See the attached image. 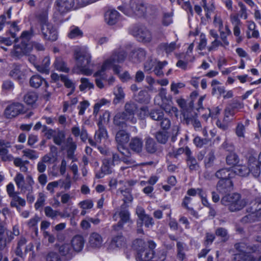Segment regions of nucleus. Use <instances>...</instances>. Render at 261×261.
<instances>
[{
  "instance_id": "obj_45",
  "label": "nucleus",
  "mask_w": 261,
  "mask_h": 261,
  "mask_svg": "<svg viewBox=\"0 0 261 261\" xmlns=\"http://www.w3.org/2000/svg\"><path fill=\"white\" fill-rule=\"evenodd\" d=\"M107 136V132L105 127L99 125V129L96 132L94 136L95 140L98 143L101 142V139Z\"/></svg>"
},
{
  "instance_id": "obj_40",
  "label": "nucleus",
  "mask_w": 261,
  "mask_h": 261,
  "mask_svg": "<svg viewBox=\"0 0 261 261\" xmlns=\"http://www.w3.org/2000/svg\"><path fill=\"white\" fill-rule=\"evenodd\" d=\"M155 138L158 143L165 144L168 141L169 136L167 132L159 130L155 133Z\"/></svg>"
},
{
  "instance_id": "obj_11",
  "label": "nucleus",
  "mask_w": 261,
  "mask_h": 261,
  "mask_svg": "<svg viewBox=\"0 0 261 261\" xmlns=\"http://www.w3.org/2000/svg\"><path fill=\"white\" fill-rule=\"evenodd\" d=\"M145 149L148 153L156 155L160 154L163 151L162 147L149 136L145 139Z\"/></svg>"
},
{
  "instance_id": "obj_38",
  "label": "nucleus",
  "mask_w": 261,
  "mask_h": 261,
  "mask_svg": "<svg viewBox=\"0 0 261 261\" xmlns=\"http://www.w3.org/2000/svg\"><path fill=\"white\" fill-rule=\"evenodd\" d=\"M56 69L60 71L68 72L69 69L67 67L66 63L61 58H57L54 63Z\"/></svg>"
},
{
  "instance_id": "obj_48",
  "label": "nucleus",
  "mask_w": 261,
  "mask_h": 261,
  "mask_svg": "<svg viewBox=\"0 0 261 261\" xmlns=\"http://www.w3.org/2000/svg\"><path fill=\"white\" fill-rule=\"evenodd\" d=\"M172 103L171 99L166 97L163 98L162 100L161 108L166 112H170L171 108L172 110H173V109H176L175 108L172 107Z\"/></svg>"
},
{
  "instance_id": "obj_23",
  "label": "nucleus",
  "mask_w": 261,
  "mask_h": 261,
  "mask_svg": "<svg viewBox=\"0 0 261 261\" xmlns=\"http://www.w3.org/2000/svg\"><path fill=\"white\" fill-rule=\"evenodd\" d=\"M129 147L132 151L137 153L141 152L143 148L142 139L138 137L132 138L129 143Z\"/></svg>"
},
{
  "instance_id": "obj_33",
  "label": "nucleus",
  "mask_w": 261,
  "mask_h": 261,
  "mask_svg": "<svg viewBox=\"0 0 261 261\" xmlns=\"http://www.w3.org/2000/svg\"><path fill=\"white\" fill-rule=\"evenodd\" d=\"M13 239L14 237L11 231H6L5 235L0 236V251L4 250L7 246V244L9 243Z\"/></svg>"
},
{
  "instance_id": "obj_51",
  "label": "nucleus",
  "mask_w": 261,
  "mask_h": 261,
  "mask_svg": "<svg viewBox=\"0 0 261 261\" xmlns=\"http://www.w3.org/2000/svg\"><path fill=\"white\" fill-rule=\"evenodd\" d=\"M185 244L181 242H177L176 246L177 248V256L179 259L182 260L185 258V254L184 252Z\"/></svg>"
},
{
  "instance_id": "obj_62",
  "label": "nucleus",
  "mask_w": 261,
  "mask_h": 261,
  "mask_svg": "<svg viewBox=\"0 0 261 261\" xmlns=\"http://www.w3.org/2000/svg\"><path fill=\"white\" fill-rule=\"evenodd\" d=\"M46 261H61L59 255L54 252H50L46 255Z\"/></svg>"
},
{
  "instance_id": "obj_1",
  "label": "nucleus",
  "mask_w": 261,
  "mask_h": 261,
  "mask_svg": "<svg viewBox=\"0 0 261 261\" xmlns=\"http://www.w3.org/2000/svg\"><path fill=\"white\" fill-rule=\"evenodd\" d=\"M74 58L76 65L82 73L90 75L92 73L90 69L91 56L85 49H76L74 51Z\"/></svg>"
},
{
  "instance_id": "obj_63",
  "label": "nucleus",
  "mask_w": 261,
  "mask_h": 261,
  "mask_svg": "<svg viewBox=\"0 0 261 261\" xmlns=\"http://www.w3.org/2000/svg\"><path fill=\"white\" fill-rule=\"evenodd\" d=\"M186 121L187 124L191 123L195 128H199L201 127L200 121L194 117H187Z\"/></svg>"
},
{
  "instance_id": "obj_8",
  "label": "nucleus",
  "mask_w": 261,
  "mask_h": 261,
  "mask_svg": "<svg viewBox=\"0 0 261 261\" xmlns=\"http://www.w3.org/2000/svg\"><path fill=\"white\" fill-rule=\"evenodd\" d=\"M74 4L73 0H56L54 5L55 13L63 15L73 9Z\"/></svg>"
},
{
  "instance_id": "obj_52",
  "label": "nucleus",
  "mask_w": 261,
  "mask_h": 261,
  "mask_svg": "<svg viewBox=\"0 0 261 261\" xmlns=\"http://www.w3.org/2000/svg\"><path fill=\"white\" fill-rule=\"evenodd\" d=\"M65 138L64 133L63 131H59L57 134L54 136V142L56 144L61 145L64 142Z\"/></svg>"
},
{
  "instance_id": "obj_44",
  "label": "nucleus",
  "mask_w": 261,
  "mask_h": 261,
  "mask_svg": "<svg viewBox=\"0 0 261 261\" xmlns=\"http://www.w3.org/2000/svg\"><path fill=\"white\" fill-rule=\"evenodd\" d=\"M149 116L152 120L160 121L164 117V112L160 109H153L149 112Z\"/></svg>"
},
{
  "instance_id": "obj_28",
  "label": "nucleus",
  "mask_w": 261,
  "mask_h": 261,
  "mask_svg": "<svg viewBox=\"0 0 261 261\" xmlns=\"http://www.w3.org/2000/svg\"><path fill=\"white\" fill-rule=\"evenodd\" d=\"M27 46L24 45V44H18L14 46V48L11 50V56L15 57L17 59L20 58L22 56L27 54Z\"/></svg>"
},
{
  "instance_id": "obj_35",
  "label": "nucleus",
  "mask_w": 261,
  "mask_h": 261,
  "mask_svg": "<svg viewBox=\"0 0 261 261\" xmlns=\"http://www.w3.org/2000/svg\"><path fill=\"white\" fill-rule=\"evenodd\" d=\"M216 159L215 152L214 150H210L204 158V166L205 168H209L212 167Z\"/></svg>"
},
{
  "instance_id": "obj_6",
  "label": "nucleus",
  "mask_w": 261,
  "mask_h": 261,
  "mask_svg": "<svg viewBox=\"0 0 261 261\" xmlns=\"http://www.w3.org/2000/svg\"><path fill=\"white\" fill-rule=\"evenodd\" d=\"M126 57V53L123 49L115 50L109 59L106 60L101 69L95 73V76L101 75L102 73L107 69H109L116 63H121L123 62Z\"/></svg>"
},
{
  "instance_id": "obj_37",
  "label": "nucleus",
  "mask_w": 261,
  "mask_h": 261,
  "mask_svg": "<svg viewBox=\"0 0 261 261\" xmlns=\"http://www.w3.org/2000/svg\"><path fill=\"white\" fill-rule=\"evenodd\" d=\"M168 62L166 61L161 62L160 61H156V64L154 66L153 72L154 74L159 77L163 76L164 75L163 71V68L167 65Z\"/></svg>"
},
{
  "instance_id": "obj_3",
  "label": "nucleus",
  "mask_w": 261,
  "mask_h": 261,
  "mask_svg": "<svg viewBox=\"0 0 261 261\" xmlns=\"http://www.w3.org/2000/svg\"><path fill=\"white\" fill-rule=\"evenodd\" d=\"M133 246L137 251L136 259L137 261H148L155 258L154 251L147 249L146 243L142 239H136L134 241Z\"/></svg>"
},
{
  "instance_id": "obj_36",
  "label": "nucleus",
  "mask_w": 261,
  "mask_h": 261,
  "mask_svg": "<svg viewBox=\"0 0 261 261\" xmlns=\"http://www.w3.org/2000/svg\"><path fill=\"white\" fill-rule=\"evenodd\" d=\"M232 170L234 172V176L238 175L241 176H245L249 174L248 166L247 167L246 165H237L232 169Z\"/></svg>"
},
{
  "instance_id": "obj_34",
  "label": "nucleus",
  "mask_w": 261,
  "mask_h": 261,
  "mask_svg": "<svg viewBox=\"0 0 261 261\" xmlns=\"http://www.w3.org/2000/svg\"><path fill=\"white\" fill-rule=\"evenodd\" d=\"M114 94L115 95V97L113 100V103L115 105H117L123 101L125 97V93L123 89L119 86H117L115 88L114 90Z\"/></svg>"
},
{
  "instance_id": "obj_32",
  "label": "nucleus",
  "mask_w": 261,
  "mask_h": 261,
  "mask_svg": "<svg viewBox=\"0 0 261 261\" xmlns=\"http://www.w3.org/2000/svg\"><path fill=\"white\" fill-rule=\"evenodd\" d=\"M125 244V238L121 234H119L113 238L111 242L110 247L112 249H114L115 248L123 247Z\"/></svg>"
},
{
  "instance_id": "obj_16",
  "label": "nucleus",
  "mask_w": 261,
  "mask_h": 261,
  "mask_svg": "<svg viewBox=\"0 0 261 261\" xmlns=\"http://www.w3.org/2000/svg\"><path fill=\"white\" fill-rule=\"evenodd\" d=\"M217 190L221 194H226L233 189V184L230 179L219 180L217 184Z\"/></svg>"
},
{
  "instance_id": "obj_46",
  "label": "nucleus",
  "mask_w": 261,
  "mask_h": 261,
  "mask_svg": "<svg viewBox=\"0 0 261 261\" xmlns=\"http://www.w3.org/2000/svg\"><path fill=\"white\" fill-rule=\"evenodd\" d=\"M38 96L34 92H29L26 94L23 98L24 102L28 105H33L35 103Z\"/></svg>"
},
{
  "instance_id": "obj_29",
  "label": "nucleus",
  "mask_w": 261,
  "mask_h": 261,
  "mask_svg": "<svg viewBox=\"0 0 261 261\" xmlns=\"http://www.w3.org/2000/svg\"><path fill=\"white\" fill-rule=\"evenodd\" d=\"M43 83L46 88L48 87V84L44 79H42L39 75H34L32 76L30 80V86L34 88H39Z\"/></svg>"
},
{
  "instance_id": "obj_17",
  "label": "nucleus",
  "mask_w": 261,
  "mask_h": 261,
  "mask_svg": "<svg viewBox=\"0 0 261 261\" xmlns=\"http://www.w3.org/2000/svg\"><path fill=\"white\" fill-rule=\"evenodd\" d=\"M186 162L190 171H196L199 168V164L196 159L192 155V152L189 147L186 148Z\"/></svg>"
},
{
  "instance_id": "obj_21",
  "label": "nucleus",
  "mask_w": 261,
  "mask_h": 261,
  "mask_svg": "<svg viewBox=\"0 0 261 261\" xmlns=\"http://www.w3.org/2000/svg\"><path fill=\"white\" fill-rule=\"evenodd\" d=\"M85 240L81 235L74 236L71 240V246L74 252L81 251L84 246Z\"/></svg>"
},
{
  "instance_id": "obj_7",
  "label": "nucleus",
  "mask_w": 261,
  "mask_h": 261,
  "mask_svg": "<svg viewBox=\"0 0 261 261\" xmlns=\"http://www.w3.org/2000/svg\"><path fill=\"white\" fill-rule=\"evenodd\" d=\"M20 29L17 25L16 22H13L11 26V29L10 30L9 33L12 38H14V41L17 42L19 40L21 41V43L28 46V42L32 36V33L33 32L32 29H31V32L23 31L19 38L16 37V32H19Z\"/></svg>"
},
{
  "instance_id": "obj_5",
  "label": "nucleus",
  "mask_w": 261,
  "mask_h": 261,
  "mask_svg": "<svg viewBox=\"0 0 261 261\" xmlns=\"http://www.w3.org/2000/svg\"><path fill=\"white\" fill-rule=\"evenodd\" d=\"M118 9L128 16L136 15L141 17L144 15L146 11V7L144 4L137 0H131L127 8L124 6H120Z\"/></svg>"
},
{
  "instance_id": "obj_9",
  "label": "nucleus",
  "mask_w": 261,
  "mask_h": 261,
  "mask_svg": "<svg viewBox=\"0 0 261 261\" xmlns=\"http://www.w3.org/2000/svg\"><path fill=\"white\" fill-rule=\"evenodd\" d=\"M133 35L139 41L144 42H150L152 40V34L150 31L144 25H139L133 28Z\"/></svg>"
},
{
  "instance_id": "obj_10",
  "label": "nucleus",
  "mask_w": 261,
  "mask_h": 261,
  "mask_svg": "<svg viewBox=\"0 0 261 261\" xmlns=\"http://www.w3.org/2000/svg\"><path fill=\"white\" fill-rule=\"evenodd\" d=\"M136 214L139 218V220L137 221L138 227H142L144 223L146 227L149 228L154 224L153 218L146 214L144 209L142 207H137Z\"/></svg>"
},
{
  "instance_id": "obj_53",
  "label": "nucleus",
  "mask_w": 261,
  "mask_h": 261,
  "mask_svg": "<svg viewBox=\"0 0 261 261\" xmlns=\"http://www.w3.org/2000/svg\"><path fill=\"white\" fill-rule=\"evenodd\" d=\"M81 85L80 86L81 91H84L86 88L91 89L94 88L93 83H90L87 78H82L81 79Z\"/></svg>"
},
{
  "instance_id": "obj_42",
  "label": "nucleus",
  "mask_w": 261,
  "mask_h": 261,
  "mask_svg": "<svg viewBox=\"0 0 261 261\" xmlns=\"http://www.w3.org/2000/svg\"><path fill=\"white\" fill-rule=\"evenodd\" d=\"M215 234L220 237L223 242L227 241L229 237L227 230L223 227H218L215 230Z\"/></svg>"
},
{
  "instance_id": "obj_58",
  "label": "nucleus",
  "mask_w": 261,
  "mask_h": 261,
  "mask_svg": "<svg viewBox=\"0 0 261 261\" xmlns=\"http://www.w3.org/2000/svg\"><path fill=\"white\" fill-rule=\"evenodd\" d=\"M44 212L47 217L55 219L58 216V211L54 210L50 206H47L44 208Z\"/></svg>"
},
{
  "instance_id": "obj_22",
  "label": "nucleus",
  "mask_w": 261,
  "mask_h": 261,
  "mask_svg": "<svg viewBox=\"0 0 261 261\" xmlns=\"http://www.w3.org/2000/svg\"><path fill=\"white\" fill-rule=\"evenodd\" d=\"M103 240L101 236L96 232L92 233L89 238V245L93 248H99L102 244Z\"/></svg>"
},
{
  "instance_id": "obj_13",
  "label": "nucleus",
  "mask_w": 261,
  "mask_h": 261,
  "mask_svg": "<svg viewBox=\"0 0 261 261\" xmlns=\"http://www.w3.org/2000/svg\"><path fill=\"white\" fill-rule=\"evenodd\" d=\"M23 111L24 108L22 104L14 102L7 107L5 111V115L7 118L11 119L23 113Z\"/></svg>"
},
{
  "instance_id": "obj_19",
  "label": "nucleus",
  "mask_w": 261,
  "mask_h": 261,
  "mask_svg": "<svg viewBox=\"0 0 261 261\" xmlns=\"http://www.w3.org/2000/svg\"><path fill=\"white\" fill-rule=\"evenodd\" d=\"M59 252L61 255L65 256L67 260L71 259L74 254V251L72 246L69 243L60 246Z\"/></svg>"
},
{
  "instance_id": "obj_25",
  "label": "nucleus",
  "mask_w": 261,
  "mask_h": 261,
  "mask_svg": "<svg viewBox=\"0 0 261 261\" xmlns=\"http://www.w3.org/2000/svg\"><path fill=\"white\" fill-rule=\"evenodd\" d=\"M126 121L130 122V119L123 112L117 113L113 119L114 124L122 127L125 126Z\"/></svg>"
},
{
  "instance_id": "obj_64",
  "label": "nucleus",
  "mask_w": 261,
  "mask_h": 261,
  "mask_svg": "<svg viewBox=\"0 0 261 261\" xmlns=\"http://www.w3.org/2000/svg\"><path fill=\"white\" fill-rule=\"evenodd\" d=\"M185 86V85L182 83H172L171 85V90L174 92V94H177L179 93L178 89L182 88Z\"/></svg>"
},
{
  "instance_id": "obj_2",
  "label": "nucleus",
  "mask_w": 261,
  "mask_h": 261,
  "mask_svg": "<svg viewBox=\"0 0 261 261\" xmlns=\"http://www.w3.org/2000/svg\"><path fill=\"white\" fill-rule=\"evenodd\" d=\"M221 202L232 212L240 211L247 205L246 200L242 199L241 195L236 193L224 196Z\"/></svg>"
},
{
  "instance_id": "obj_41",
  "label": "nucleus",
  "mask_w": 261,
  "mask_h": 261,
  "mask_svg": "<svg viewBox=\"0 0 261 261\" xmlns=\"http://www.w3.org/2000/svg\"><path fill=\"white\" fill-rule=\"evenodd\" d=\"M34 184V181L31 175H28L26 177L25 182L22 186V189L21 191L25 192V191L33 192V186Z\"/></svg>"
},
{
  "instance_id": "obj_30",
  "label": "nucleus",
  "mask_w": 261,
  "mask_h": 261,
  "mask_svg": "<svg viewBox=\"0 0 261 261\" xmlns=\"http://www.w3.org/2000/svg\"><path fill=\"white\" fill-rule=\"evenodd\" d=\"M9 75L19 82H22L24 77V75L20 69V66L17 64H14L13 68L10 72Z\"/></svg>"
},
{
  "instance_id": "obj_18",
  "label": "nucleus",
  "mask_w": 261,
  "mask_h": 261,
  "mask_svg": "<svg viewBox=\"0 0 261 261\" xmlns=\"http://www.w3.org/2000/svg\"><path fill=\"white\" fill-rule=\"evenodd\" d=\"M146 56V51L144 49L138 48L134 49L130 54V60L134 63H139L143 61Z\"/></svg>"
},
{
  "instance_id": "obj_20",
  "label": "nucleus",
  "mask_w": 261,
  "mask_h": 261,
  "mask_svg": "<svg viewBox=\"0 0 261 261\" xmlns=\"http://www.w3.org/2000/svg\"><path fill=\"white\" fill-rule=\"evenodd\" d=\"M215 176L220 180L230 179L234 177V172L231 168H224L217 171Z\"/></svg>"
},
{
  "instance_id": "obj_12",
  "label": "nucleus",
  "mask_w": 261,
  "mask_h": 261,
  "mask_svg": "<svg viewBox=\"0 0 261 261\" xmlns=\"http://www.w3.org/2000/svg\"><path fill=\"white\" fill-rule=\"evenodd\" d=\"M124 206V204L121 206L120 211L118 213V215L120 218V221L118 222L117 224L113 225V226L115 230H119L122 229L124 223H132V221L130 218V213L128 210L126 209Z\"/></svg>"
},
{
  "instance_id": "obj_26",
  "label": "nucleus",
  "mask_w": 261,
  "mask_h": 261,
  "mask_svg": "<svg viewBox=\"0 0 261 261\" xmlns=\"http://www.w3.org/2000/svg\"><path fill=\"white\" fill-rule=\"evenodd\" d=\"M115 140L117 145H125L129 140V134L124 130H120L116 134Z\"/></svg>"
},
{
  "instance_id": "obj_14",
  "label": "nucleus",
  "mask_w": 261,
  "mask_h": 261,
  "mask_svg": "<svg viewBox=\"0 0 261 261\" xmlns=\"http://www.w3.org/2000/svg\"><path fill=\"white\" fill-rule=\"evenodd\" d=\"M248 163L249 173H251L254 177H258L260 174L261 170L260 165L257 163L256 158L250 155L249 157Z\"/></svg>"
},
{
  "instance_id": "obj_15",
  "label": "nucleus",
  "mask_w": 261,
  "mask_h": 261,
  "mask_svg": "<svg viewBox=\"0 0 261 261\" xmlns=\"http://www.w3.org/2000/svg\"><path fill=\"white\" fill-rule=\"evenodd\" d=\"M137 110V105L134 102H127L124 106V111L123 112L130 119V122L134 124L136 122V119L134 115Z\"/></svg>"
},
{
  "instance_id": "obj_4",
  "label": "nucleus",
  "mask_w": 261,
  "mask_h": 261,
  "mask_svg": "<svg viewBox=\"0 0 261 261\" xmlns=\"http://www.w3.org/2000/svg\"><path fill=\"white\" fill-rule=\"evenodd\" d=\"M39 20L44 38L51 41H56L58 38L57 30L53 24L48 22L47 16L45 14H40Z\"/></svg>"
},
{
  "instance_id": "obj_49",
  "label": "nucleus",
  "mask_w": 261,
  "mask_h": 261,
  "mask_svg": "<svg viewBox=\"0 0 261 261\" xmlns=\"http://www.w3.org/2000/svg\"><path fill=\"white\" fill-rule=\"evenodd\" d=\"M159 47L161 49L164 50L166 53H170L175 49L176 43L174 42H172L169 44L163 43L160 45Z\"/></svg>"
},
{
  "instance_id": "obj_54",
  "label": "nucleus",
  "mask_w": 261,
  "mask_h": 261,
  "mask_svg": "<svg viewBox=\"0 0 261 261\" xmlns=\"http://www.w3.org/2000/svg\"><path fill=\"white\" fill-rule=\"evenodd\" d=\"M120 192L124 197L123 200L124 204L127 202H131L133 200V198L129 189H125L124 190H121Z\"/></svg>"
},
{
  "instance_id": "obj_31",
  "label": "nucleus",
  "mask_w": 261,
  "mask_h": 261,
  "mask_svg": "<svg viewBox=\"0 0 261 261\" xmlns=\"http://www.w3.org/2000/svg\"><path fill=\"white\" fill-rule=\"evenodd\" d=\"M18 194L11 198L10 206L12 207L16 208L18 212H20V206L23 207L25 205V200L19 196Z\"/></svg>"
},
{
  "instance_id": "obj_47",
  "label": "nucleus",
  "mask_w": 261,
  "mask_h": 261,
  "mask_svg": "<svg viewBox=\"0 0 261 261\" xmlns=\"http://www.w3.org/2000/svg\"><path fill=\"white\" fill-rule=\"evenodd\" d=\"M226 162L228 165H236L239 162V158L236 153H231L226 156Z\"/></svg>"
},
{
  "instance_id": "obj_27",
  "label": "nucleus",
  "mask_w": 261,
  "mask_h": 261,
  "mask_svg": "<svg viewBox=\"0 0 261 261\" xmlns=\"http://www.w3.org/2000/svg\"><path fill=\"white\" fill-rule=\"evenodd\" d=\"M249 214L243 217L241 222L243 224L251 223L261 220V215L254 212H247Z\"/></svg>"
},
{
  "instance_id": "obj_59",
  "label": "nucleus",
  "mask_w": 261,
  "mask_h": 261,
  "mask_svg": "<svg viewBox=\"0 0 261 261\" xmlns=\"http://www.w3.org/2000/svg\"><path fill=\"white\" fill-rule=\"evenodd\" d=\"M60 185L61 187L63 188L65 190H67L70 189L71 185L70 177L67 175L65 180H59Z\"/></svg>"
},
{
  "instance_id": "obj_50",
  "label": "nucleus",
  "mask_w": 261,
  "mask_h": 261,
  "mask_svg": "<svg viewBox=\"0 0 261 261\" xmlns=\"http://www.w3.org/2000/svg\"><path fill=\"white\" fill-rule=\"evenodd\" d=\"M22 153H23V156L30 160H35L39 157L38 154L34 150L25 149L22 151Z\"/></svg>"
},
{
  "instance_id": "obj_55",
  "label": "nucleus",
  "mask_w": 261,
  "mask_h": 261,
  "mask_svg": "<svg viewBox=\"0 0 261 261\" xmlns=\"http://www.w3.org/2000/svg\"><path fill=\"white\" fill-rule=\"evenodd\" d=\"M236 258L239 259V261H261V256L256 258L251 256H245L244 254L237 255Z\"/></svg>"
},
{
  "instance_id": "obj_43",
  "label": "nucleus",
  "mask_w": 261,
  "mask_h": 261,
  "mask_svg": "<svg viewBox=\"0 0 261 261\" xmlns=\"http://www.w3.org/2000/svg\"><path fill=\"white\" fill-rule=\"evenodd\" d=\"M246 244L244 243H237L234 245V247L236 250L240 252V253H237L234 255V259L236 261H239V259L236 258V256L237 255L240 254H244L245 256H253L251 254H248L246 253L247 250L246 249Z\"/></svg>"
},
{
  "instance_id": "obj_24",
  "label": "nucleus",
  "mask_w": 261,
  "mask_h": 261,
  "mask_svg": "<svg viewBox=\"0 0 261 261\" xmlns=\"http://www.w3.org/2000/svg\"><path fill=\"white\" fill-rule=\"evenodd\" d=\"M105 20L109 25L115 24L118 20L119 13L115 10H110L105 14Z\"/></svg>"
},
{
  "instance_id": "obj_56",
  "label": "nucleus",
  "mask_w": 261,
  "mask_h": 261,
  "mask_svg": "<svg viewBox=\"0 0 261 261\" xmlns=\"http://www.w3.org/2000/svg\"><path fill=\"white\" fill-rule=\"evenodd\" d=\"M82 36L83 32L78 27H74L72 28L68 34V37L70 38H74L77 37H81Z\"/></svg>"
},
{
  "instance_id": "obj_39",
  "label": "nucleus",
  "mask_w": 261,
  "mask_h": 261,
  "mask_svg": "<svg viewBox=\"0 0 261 261\" xmlns=\"http://www.w3.org/2000/svg\"><path fill=\"white\" fill-rule=\"evenodd\" d=\"M114 166V164L112 163L110 159H105L103 161L100 170L102 173H104V174H111L112 172V167Z\"/></svg>"
},
{
  "instance_id": "obj_57",
  "label": "nucleus",
  "mask_w": 261,
  "mask_h": 261,
  "mask_svg": "<svg viewBox=\"0 0 261 261\" xmlns=\"http://www.w3.org/2000/svg\"><path fill=\"white\" fill-rule=\"evenodd\" d=\"M14 180L18 188L20 190L21 189H22V186L25 182L23 175L21 173H17L15 177Z\"/></svg>"
},
{
  "instance_id": "obj_61",
  "label": "nucleus",
  "mask_w": 261,
  "mask_h": 261,
  "mask_svg": "<svg viewBox=\"0 0 261 261\" xmlns=\"http://www.w3.org/2000/svg\"><path fill=\"white\" fill-rule=\"evenodd\" d=\"M89 106V103L87 100H84L80 103L77 109H79V114L80 115H84L86 109Z\"/></svg>"
},
{
  "instance_id": "obj_60",
  "label": "nucleus",
  "mask_w": 261,
  "mask_h": 261,
  "mask_svg": "<svg viewBox=\"0 0 261 261\" xmlns=\"http://www.w3.org/2000/svg\"><path fill=\"white\" fill-rule=\"evenodd\" d=\"M160 121V126L163 130L168 129L170 127L171 121L169 118L163 117Z\"/></svg>"
}]
</instances>
